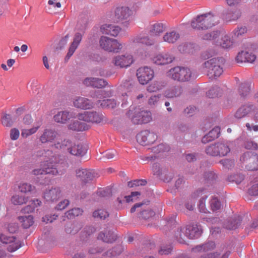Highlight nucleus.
<instances>
[{
    "mask_svg": "<svg viewBox=\"0 0 258 258\" xmlns=\"http://www.w3.org/2000/svg\"><path fill=\"white\" fill-rule=\"evenodd\" d=\"M180 35L179 32L175 30L168 31L163 36V40L168 43L174 44L180 38Z\"/></svg>",
    "mask_w": 258,
    "mask_h": 258,
    "instance_id": "cd10ccee",
    "label": "nucleus"
},
{
    "mask_svg": "<svg viewBox=\"0 0 258 258\" xmlns=\"http://www.w3.org/2000/svg\"><path fill=\"white\" fill-rule=\"evenodd\" d=\"M174 57L168 53H160L157 54L152 58L153 63L157 65H165L173 61Z\"/></svg>",
    "mask_w": 258,
    "mask_h": 258,
    "instance_id": "dca6fc26",
    "label": "nucleus"
},
{
    "mask_svg": "<svg viewBox=\"0 0 258 258\" xmlns=\"http://www.w3.org/2000/svg\"><path fill=\"white\" fill-rule=\"evenodd\" d=\"M69 129L77 132H83L89 130L90 126L84 122H80L78 120L71 122L68 125Z\"/></svg>",
    "mask_w": 258,
    "mask_h": 258,
    "instance_id": "72a5a7b5",
    "label": "nucleus"
},
{
    "mask_svg": "<svg viewBox=\"0 0 258 258\" xmlns=\"http://www.w3.org/2000/svg\"><path fill=\"white\" fill-rule=\"evenodd\" d=\"M247 32V28L245 26H237L231 33V37L235 39H240Z\"/></svg>",
    "mask_w": 258,
    "mask_h": 258,
    "instance_id": "f704fd0d",
    "label": "nucleus"
},
{
    "mask_svg": "<svg viewBox=\"0 0 258 258\" xmlns=\"http://www.w3.org/2000/svg\"><path fill=\"white\" fill-rule=\"evenodd\" d=\"M256 59V55L251 52L242 51L239 52L236 57L237 63H252Z\"/></svg>",
    "mask_w": 258,
    "mask_h": 258,
    "instance_id": "6ab92c4d",
    "label": "nucleus"
},
{
    "mask_svg": "<svg viewBox=\"0 0 258 258\" xmlns=\"http://www.w3.org/2000/svg\"><path fill=\"white\" fill-rule=\"evenodd\" d=\"M182 93V88L180 86H175L166 90L165 95L167 98H173L179 96Z\"/></svg>",
    "mask_w": 258,
    "mask_h": 258,
    "instance_id": "e433bc0d",
    "label": "nucleus"
},
{
    "mask_svg": "<svg viewBox=\"0 0 258 258\" xmlns=\"http://www.w3.org/2000/svg\"><path fill=\"white\" fill-rule=\"evenodd\" d=\"M41 126V124L29 129H23L21 131V136L23 138H26L36 133Z\"/></svg>",
    "mask_w": 258,
    "mask_h": 258,
    "instance_id": "49530a36",
    "label": "nucleus"
},
{
    "mask_svg": "<svg viewBox=\"0 0 258 258\" xmlns=\"http://www.w3.org/2000/svg\"><path fill=\"white\" fill-rule=\"evenodd\" d=\"M157 136L153 132L144 131L137 136V142L143 146H148L153 144L157 140Z\"/></svg>",
    "mask_w": 258,
    "mask_h": 258,
    "instance_id": "4468645a",
    "label": "nucleus"
},
{
    "mask_svg": "<svg viewBox=\"0 0 258 258\" xmlns=\"http://www.w3.org/2000/svg\"><path fill=\"white\" fill-rule=\"evenodd\" d=\"M220 134V128L216 126L210 131L207 135L204 136L202 140L203 143L206 144L209 142H211L217 138Z\"/></svg>",
    "mask_w": 258,
    "mask_h": 258,
    "instance_id": "c85d7f7f",
    "label": "nucleus"
},
{
    "mask_svg": "<svg viewBox=\"0 0 258 258\" xmlns=\"http://www.w3.org/2000/svg\"><path fill=\"white\" fill-rule=\"evenodd\" d=\"M132 14V11L128 7L117 8L115 12V16L117 21L127 19Z\"/></svg>",
    "mask_w": 258,
    "mask_h": 258,
    "instance_id": "a878e982",
    "label": "nucleus"
},
{
    "mask_svg": "<svg viewBox=\"0 0 258 258\" xmlns=\"http://www.w3.org/2000/svg\"><path fill=\"white\" fill-rule=\"evenodd\" d=\"M51 161H53L52 158L50 159L49 161H46L42 162L41 163V168L33 170L32 171V174L35 175L43 174L57 175L58 174V170L56 166L58 161L57 157L56 156L55 158V162L54 163Z\"/></svg>",
    "mask_w": 258,
    "mask_h": 258,
    "instance_id": "0eeeda50",
    "label": "nucleus"
},
{
    "mask_svg": "<svg viewBox=\"0 0 258 258\" xmlns=\"http://www.w3.org/2000/svg\"><path fill=\"white\" fill-rule=\"evenodd\" d=\"M97 104L100 105L103 108H113L116 106V102L114 99H107L99 100L96 101Z\"/></svg>",
    "mask_w": 258,
    "mask_h": 258,
    "instance_id": "a19ab883",
    "label": "nucleus"
},
{
    "mask_svg": "<svg viewBox=\"0 0 258 258\" xmlns=\"http://www.w3.org/2000/svg\"><path fill=\"white\" fill-rule=\"evenodd\" d=\"M1 121L3 125L7 127L11 126L13 123V121L11 115L8 114H4L2 117Z\"/></svg>",
    "mask_w": 258,
    "mask_h": 258,
    "instance_id": "6e6d98bb",
    "label": "nucleus"
},
{
    "mask_svg": "<svg viewBox=\"0 0 258 258\" xmlns=\"http://www.w3.org/2000/svg\"><path fill=\"white\" fill-rule=\"evenodd\" d=\"M107 85V82L102 79L97 78L95 84H94V88H101Z\"/></svg>",
    "mask_w": 258,
    "mask_h": 258,
    "instance_id": "774afa93",
    "label": "nucleus"
},
{
    "mask_svg": "<svg viewBox=\"0 0 258 258\" xmlns=\"http://www.w3.org/2000/svg\"><path fill=\"white\" fill-rule=\"evenodd\" d=\"M120 30L121 29L118 26L111 24H104L100 28L102 33L114 37H116Z\"/></svg>",
    "mask_w": 258,
    "mask_h": 258,
    "instance_id": "5701e85b",
    "label": "nucleus"
},
{
    "mask_svg": "<svg viewBox=\"0 0 258 258\" xmlns=\"http://www.w3.org/2000/svg\"><path fill=\"white\" fill-rule=\"evenodd\" d=\"M220 34V32L219 31H214L210 33L205 34L202 36V39L203 40L212 41L214 43H216L218 40Z\"/></svg>",
    "mask_w": 258,
    "mask_h": 258,
    "instance_id": "79ce46f5",
    "label": "nucleus"
},
{
    "mask_svg": "<svg viewBox=\"0 0 258 258\" xmlns=\"http://www.w3.org/2000/svg\"><path fill=\"white\" fill-rule=\"evenodd\" d=\"M54 146L58 149L67 150L71 154L79 157L84 156L87 151L86 146L81 143H73L69 139H64L61 143L57 142Z\"/></svg>",
    "mask_w": 258,
    "mask_h": 258,
    "instance_id": "f03ea898",
    "label": "nucleus"
},
{
    "mask_svg": "<svg viewBox=\"0 0 258 258\" xmlns=\"http://www.w3.org/2000/svg\"><path fill=\"white\" fill-rule=\"evenodd\" d=\"M61 7V4L58 0H48L47 5L46 8L47 10L49 12L55 8H60Z\"/></svg>",
    "mask_w": 258,
    "mask_h": 258,
    "instance_id": "5fc2aeb1",
    "label": "nucleus"
},
{
    "mask_svg": "<svg viewBox=\"0 0 258 258\" xmlns=\"http://www.w3.org/2000/svg\"><path fill=\"white\" fill-rule=\"evenodd\" d=\"M61 196V190L59 187H54L46 190L43 195L44 198L49 202L57 200Z\"/></svg>",
    "mask_w": 258,
    "mask_h": 258,
    "instance_id": "4be33fe9",
    "label": "nucleus"
},
{
    "mask_svg": "<svg viewBox=\"0 0 258 258\" xmlns=\"http://www.w3.org/2000/svg\"><path fill=\"white\" fill-rule=\"evenodd\" d=\"M244 179V176L241 174L231 175L228 177V180L231 182H235L239 184Z\"/></svg>",
    "mask_w": 258,
    "mask_h": 258,
    "instance_id": "864d4df0",
    "label": "nucleus"
},
{
    "mask_svg": "<svg viewBox=\"0 0 258 258\" xmlns=\"http://www.w3.org/2000/svg\"><path fill=\"white\" fill-rule=\"evenodd\" d=\"M78 118L86 122L98 123L103 121L104 116L96 111H85L79 113Z\"/></svg>",
    "mask_w": 258,
    "mask_h": 258,
    "instance_id": "f8f14e48",
    "label": "nucleus"
},
{
    "mask_svg": "<svg viewBox=\"0 0 258 258\" xmlns=\"http://www.w3.org/2000/svg\"><path fill=\"white\" fill-rule=\"evenodd\" d=\"M57 136V133L55 131L46 128L43 131V133L40 136L39 141L42 144L52 142L56 138Z\"/></svg>",
    "mask_w": 258,
    "mask_h": 258,
    "instance_id": "412c9836",
    "label": "nucleus"
},
{
    "mask_svg": "<svg viewBox=\"0 0 258 258\" xmlns=\"http://www.w3.org/2000/svg\"><path fill=\"white\" fill-rule=\"evenodd\" d=\"M168 76L175 81H188L191 77V72L187 68L176 67L168 71Z\"/></svg>",
    "mask_w": 258,
    "mask_h": 258,
    "instance_id": "39448f33",
    "label": "nucleus"
},
{
    "mask_svg": "<svg viewBox=\"0 0 258 258\" xmlns=\"http://www.w3.org/2000/svg\"><path fill=\"white\" fill-rule=\"evenodd\" d=\"M211 209L213 211L220 209L221 203L217 198H213L210 201Z\"/></svg>",
    "mask_w": 258,
    "mask_h": 258,
    "instance_id": "680f3d73",
    "label": "nucleus"
},
{
    "mask_svg": "<svg viewBox=\"0 0 258 258\" xmlns=\"http://www.w3.org/2000/svg\"><path fill=\"white\" fill-rule=\"evenodd\" d=\"M165 27L163 24L156 23L151 26L150 33L152 36H157L162 33Z\"/></svg>",
    "mask_w": 258,
    "mask_h": 258,
    "instance_id": "ea45409f",
    "label": "nucleus"
},
{
    "mask_svg": "<svg viewBox=\"0 0 258 258\" xmlns=\"http://www.w3.org/2000/svg\"><path fill=\"white\" fill-rule=\"evenodd\" d=\"M78 45H76L72 42V43L71 44V45L69 47V51H68V52L65 57V58H64V60L66 61H68L69 60V59L73 55V54H74V53L75 52V51H76L77 48H78Z\"/></svg>",
    "mask_w": 258,
    "mask_h": 258,
    "instance_id": "e2e57ef3",
    "label": "nucleus"
},
{
    "mask_svg": "<svg viewBox=\"0 0 258 258\" xmlns=\"http://www.w3.org/2000/svg\"><path fill=\"white\" fill-rule=\"evenodd\" d=\"M153 70L149 67H141L137 70V76L141 84L145 85L149 83L154 77Z\"/></svg>",
    "mask_w": 258,
    "mask_h": 258,
    "instance_id": "ddd939ff",
    "label": "nucleus"
},
{
    "mask_svg": "<svg viewBox=\"0 0 258 258\" xmlns=\"http://www.w3.org/2000/svg\"><path fill=\"white\" fill-rule=\"evenodd\" d=\"M215 247V244L213 241H209L203 245H197L192 248V251L195 252H204V253H208V252Z\"/></svg>",
    "mask_w": 258,
    "mask_h": 258,
    "instance_id": "7c9ffc66",
    "label": "nucleus"
},
{
    "mask_svg": "<svg viewBox=\"0 0 258 258\" xmlns=\"http://www.w3.org/2000/svg\"><path fill=\"white\" fill-rule=\"evenodd\" d=\"M73 105L77 108L87 110L92 108L94 106V104L92 101L89 99L82 97L76 96L73 99Z\"/></svg>",
    "mask_w": 258,
    "mask_h": 258,
    "instance_id": "2eb2a0df",
    "label": "nucleus"
},
{
    "mask_svg": "<svg viewBox=\"0 0 258 258\" xmlns=\"http://www.w3.org/2000/svg\"><path fill=\"white\" fill-rule=\"evenodd\" d=\"M135 61L134 56L130 53L118 54L114 56L112 63L116 67L123 69L130 67Z\"/></svg>",
    "mask_w": 258,
    "mask_h": 258,
    "instance_id": "6e6552de",
    "label": "nucleus"
},
{
    "mask_svg": "<svg viewBox=\"0 0 258 258\" xmlns=\"http://www.w3.org/2000/svg\"><path fill=\"white\" fill-rule=\"evenodd\" d=\"M163 85L159 82H155L147 87V91L150 92H154L161 90L163 88Z\"/></svg>",
    "mask_w": 258,
    "mask_h": 258,
    "instance_id": "13d9d810",
    "label": "nucleus"
},
{
    "mask_svg": "<svg viewBox=\"0 0 258 258\" xmlns=\"http://www.w3.org/2000/svg\"><path fill=\"white\" fill-rule=\"evenodd\" d=\"M204 176L205 180L207 181V183H213L217 177L216 174L212 171L206 172L205 173Z\"/></svg>",
    "mask_w": 258,
    "mask_h": 258,
    "instance_id": "bf43d9fd",
    "label": "nucleus"
},
{
    "mask_svg": "<svg viewBox=\"0 0 258 258\" xmlns=\"http://www.w3.org/2000/svg\"><path fill=\"white\" fill-rule=\"evenodd\" d=\"M127 115L135 124L147 123L152 120L151 113L140 107L130 109Z\"/></svg>",
    "mask_w": 258,
    "mask_h": 258,
    "instance_id": "20e7f679",
    "label": "nucleus"
},
{
    "mask_svg": "<svg viewBox=\"0 0 258 258\" xmlns=\"http://www.w3.org/2000/svg\"><path fill=\"white\" fill-rule=\"evenodd\" d=\"M18 220L21 226L24 229L29 228L34 223V218L31 215L19 216Z\"/></svg>",
    "mask_w": 258,
    "mask_h": 258,
    "instance_id": "c9c22d12",
    "label": "nucleus"
},
{
    "mask_svg": "<svg viewBox=\"0 0 258 258\" xmlns=\"http://www.w3.org/2000/svg\"><path fill=\"white\" fill-rule=\"evenodd\" d=\"M83 210L79 208H74L66 213V216L68 219H73L75 217L82 215Z\"/></svg>",
    "mask_w": 258,
    "mask_h": 258,
    "instance_id": "8fccbe9b",
    "label": "nucleus"
},
{
    "mask_svg": "<svg viewBox=\"0 0 258 258\" xmlns=\"http://www.w3.org/2000/svg\"><path fill=\"white\" fill-rule=\"evenodd\" d=\"M185 227L182 226L177 227L174 231V237L180 243H184L186 241L185 238H187L186 230H185Z\"/></svg>",
    "mask_w": 258,
    "mask_h": 258,
    "instance_id": "473e14b6",
    "label": "nucleus"
},
{
    "mask_svg": "<svg viewBox=\"0 0 258 258\" xmlns=\"http://www.w3.org/2000/svg\"><path fill=\"white\" fill-rule=\"evenodd\" d=\"M234 40L231 35L230 34H225L222 37V42L220 43L221 46L224 48H229L231 47L234 43Z\"/></svg>",
    "mask_w": 258,
    "mask_h": 258,
    "instance_id": "58836bf2",
    "label": "nucleus"
},
{
    "mask_svg": "<svg viewBox=\"0 0 258 258\" xmlns=\"http://www.w3.org/2000/svg\"><path fill=\"white\" fill-rule=\"evenodd\" d=\"M116 235L112 231L106 230L101 232L98 236V239L105 242H112L116 239Z\"/></svg>",
    "mask_w": 258,
    "mask_h": 258,
    "instance_id": "2f4dec72",
    "label": "nucleus"
},
{
    "mask_svg": "<svg viewBox=\"0 0 258 258\" xmlns=\"http://www.w3.org/2000/svg\"><path fill=\"white\" fill-rule=\"evenodd\" d=\"M100 47L105 51L117 53L123 48V45L117 39L102 36L99 41Z\"/></svg>",
    "mask_w": 258,
    "mask_h": 258,
    "instance_id": "423d86ee",
    "label": "nucleus"
},
{
    "mask_svg": "<svg viewBox=\"0 0 258 258\" xmlns=\"http://www.w3.org/2000/svg\"><path fill=\"white\" fill-rule=\"evenodd\" d=\"M161 94L151 95L148 99V105L151 107L157 106L160 101Z\"/></svg>",
    "mask_w": 258,
    "mask_h": 258,
    "instance_id": "a18cd8bd",
    "label": "nucleus"
},
{
    "mask_svg": "<svg viewBox=\"0 0 258 258\" xmlns=\"http://www.w3.org/2000/svg\"><path fill=\"white\" fill-rule=\"evenodd\" d=\"M116 152L114 150L106 151L102 154V156H98V160L111 159L115 157Z\"/></svg>",
    "mask_w": 258,
    "mask_h": 258,
    "instance_id": "4d7b16f0",
    "label": "nucleus"
},
{
    "mask_svg": "<svg viewBox=\"0 0 258 258\" xmlns=\"http://www.w3.org/2000/svg\"><path fill=\"white\" fill-rule=\"evenodd\" d=\"M216 16L212 13H208L198 16L191 22L193 29L207 30L211 28L218 24Z\"/></svg>",
    "mask_w": 258,
    "mask_h": 258,
    "instance_id": "f257e3e1",
    "label": "nucleus"
},
{
    "mask_svg": "<svg viewBox=\"0 0 258 258\" xmlns=\"http://www.w3.org/2000/svg\"><path fill=\"white\" fill-rule=\"evenodd\" d=\"M76 175L82 181L88 182L94 177L93 172L86 169H79L76 171Z\"/></svg>",
    "mask_w": 258,
    "mask_h": 258,
    "instance_id": "b1692460",
    "label": "nucleus"
},
{
    "mask_svg": "<svg viewBox=\"0 0 258 258\" xmlns=\"http://www.w3.org/2000/svg\"><path fill=\"white\" fill-rule=\"evenodd\" d=\"M254 109L253 105L248 103L240 107L236 112L235 117L237 118H241L253 111Z\"/></svg>",
    "mask_w": 258,
    "mask_h": 258,
    "instance_id": "393cba45",
    "label": "nucleus"
},
{
    "mask_svg": "<svg viewBox=\"0 0 258 258\" xmlns=\"http://www.w3.org/2000/svg\"><path fill=\"white\" fill-rule=\"evenodd\" d=\"M123 250V247L121 243L116 245L111 249L108 251V253L111 256H115L119 255Z\"/></svg>",
    "mask_w": 258,
    "mask_h": 258,
    "instance_id": "603ef678",
    "label": "nucleus"
},
{
    "mask_svg": "<svg viewBox=\"0 0 258 258\" xmlns=\"http://www.w3.org/2000/svg\"><path fill=\"white\" fill-rule=\"evenodd\" d=\"M74 117V114L68 111H60L53 116L55 122L60 124L66 123L70 119Z\"/></svg>",
    "mask_w": 258,
    "mask_h": 258,
    "instance_id": "aec40b11",
    "label": "nucleus"
},
{
    "mask_svg": "<svg viewBox=\"0 0 258 258\" xmlns=\"http://www.w3.org/2000/svg\"><path fill=\"white\" fill-rule=\"evenodd\" d=\"M130 42L133 44H143L146 45H152L154 44V41L150 39L148 36L144 35H139L132 38Z\"/></svg>",
    "mask_w": 258,
    "mask_h": 258,
    "instance_id": "c756f323",
    "label": "nucleus"
},
{
    "mask_svg": "<svg viewBox=\"0 0 258 258\" xmlns=\"http://www.w3.org/2000/svg\"><path fill=\"white\" fill-rule=\"evenodd\" d=\"M108 216V212L102 209H97L93 213V217L97 220H104Z\"/></svg>",
    "mask_w": 258,
    "mask_h": 258,
    "instance_id": "37998d69",
    "label": "nucleus"
},
{
    "mask_svg": "<svg viewBox=\"0 0 258 258\" xmlns=\"http://www.w3.org/2000/svg\"><path fill=\"white\" fill-rule=\"evenodd\" d=\"M242 16V10L239 8L233 9L224 14V19L228 22H236Z\"/></svg>",
    "mask_w": 258,
    "mask_h": 258,
    "instance_id": "a211bd4d",
    "label": "nucleus"
},
{
    "mask_svg": "<svg viewBox=\"0 0 258 258\" xmlns=\"http://www.w3.org/2000/svg\"><path fill=\"white\" fill-rule=\"evenodd\" d=\"M19 190L23 193H28L32 191L35 187L32 186L31 184L28 183L22 182L20 183L19 186Z\"/></svg>",
    "mask_w": 258,
    "mask_h": 258,
    "instance_id": "09e8293b",
    "label": "nucleus"
},
{
    "mask_svg": "<svg viewBox=\"0 0 258 258\" xmlns=\"http://www.w3.org/2000/svg\"><path fill=\"white\" fill-rule=\"evenodd\" d=\"M205 191L204 190L202 189H198L194 192L190 196L189 199L185 203V206L186 208L189 210L192 211L195 207V201L200 196L203 195V192Z\"/></svg>",
    "mask_w": 258,
    "mask_h": 258,
    "instance_id": "bb28decb",
    "label": "nucleus"
},
{
    "mask_svg": "<svg viewBox=\"0 0 258 258\" xmlns=\"http://www.w3.org/2000/svg\"><path fill=\"white\" fill-rule=\"evenodd\" d=\"M155 215L154 212L150 209L144 210L141 213V217L144 219H148Z\"/></svg>",
    "mask_w": 258,
    "mask_h": 258,
    "instance_id": "69168bd1",
    "label": "nucleus"
},
{
    "mask_svg": "<svg viewBox=\"0 0 258 258\" xmlns=\"http://www.w3.org/2000/svg\"><path fill=\"white\" fill-rule=\"evenodd\" d=\"M224 59L222 57L213 58L204 63L207 75L210 78H216L220 77L223 72Z\"/></svg>",
    "mask_w": 258,
    "mask_h": 258,
    "instance_id": "7ed1b4c3",
    "label": "nucleus"
},
{
    "mask_svg": "<svg viewBox=\"0 0 258 258\" xmlns=\"http://www.w3.org/2000/svg\"><path fill=\"white\" fill-rule=\"evenodd\" d=\"M250 91V87L247 84H241L238 88V93L242 98L247 96Z\"/></svg>",
    "mask_w": 258,
    "mask_h": 258,
    "instance_id": "de8ad7c7",
    "label": "nucleus"
},
{
    "mask_svg": "<svg viewBox=\"0 0 258 258\" xmlns=\"http://www.w3.org/2000/svg\"><path fill=\"white\" fill-rule=\"evenodd\" d=\"M27 201V198L17 195L13 196L11 198V202L15 205H22L26 203Z\"/></svg>",
    "mask_w": 258,
    "mask_h": 258,
    "instance_id": "3c124183",
    "label": "nucleus"
},
{
    "mask_svg": "<svg viewBox=\"0 0 258 258\" xmlns=\"http://www.w3.org/2000/svg\"><path fill=\"white\" fill-rule=\"evenodd\" d=\"M0 241L3 243L9 244L7 249L9 252H14L22 246L21 242L14 236L6 235L0 232Z\"/></svg>",
    "mask_w": 258,
    "mask_h": 258,
    "instance_id": "9b49d317",
    "label": "nucleus"
},
{
    "mask_svg": "<svg viewBox=\"0 0 258 258\" xmlns=\"http://www.w3.org/2000/svg\"><path fill=\"white\" fill-rule=\"evenodd\" d=\"M140 195V192L138 191H134L132 192L131 195L125 196L124 198L125 199L126 202L127 203H129L130 202L137 200Z\"/></svg>",
    "mask_w": 258,
    "mask_h": 258,
    "instance_id": "0e129e2a",
    "label": "nucleus"
},
{
    "mask_svg": "<svg viewBox=\"0 0 258 258\" xmlns=\"http://www.w3.org/2000/svg\"><path fill=\"white\" fill-rule=\"evenodd\" d=\"M240 161L245 163V168L248 170L258 169V155L251 152L244 153L240 157Z\"/></svg>",
    "mask_w": 258,
    "mask_h": 258,
    "instance_id": "9d476101",
    "label": "nucleus"
},
{
    "mask_svg": "<svg viewBox=\"0 0 258 258\" xmlns=\"http://www.w3.org/2000/svg\"><path fill=\"white\" fill-rule=\"evenodd\" d=\"M230 151L229 146L224 143H217L210 145L206 149V153L213 156H224L227 155Z\"/></svg>",
    "mask_w": 258,
    "mask_h": 258,
    "instance_id": "1a4fd4ad",
    "label": "nucleus"
},
{
    "mask_svg": "<svg viewBox=\"0 0 258 258\" xmlns=\"http://www.w3.org/2000/svg\"><path fill=\"white\" fill-rule=\"evenodd\" d=\"M241 221V218L239 216L237 219L234 220L230 223L228 222L225 227L227 229L229 230L235 229L237 228L238 225L240 224Z\"/></svg>",
    "mask_w": 258,
    "mask_h": 258,
    "instance_id": "052dcab7",
    "label": "nucleus"
},
{
    "mask_svg": "<svg viewBox=\"0 0 258 258\" xmlns=\"http://www.w3.org/2000/svg\"><path fill=\"white\" fill-rule=\"evenodd\" d=\"M230 251H226L221 256L217 252L209 253H203L201 255L200 258H228L230 255Z\"/></svg>",
    "mask_w": 258,
    "mask_h": 258,
    "instance_id": "c03bdc74",
    "label": "nucleus"
},
{
    "mask_svg": "<svg viewBox=\"0 0 258 258\" xmlns=\"http://www.w3.org/2000/svg\"><path fill=\"white\" fill-rule=\"evenodd\" d=\"M146 183V181L144 180H135L133 181L128 182L127 185L130 187H133L139 185H144Z\"/></svg>",
    "mask_w": 258,
    "mask_h": 258,
    "instance_id": "338daca9",
    "label": "nucleus"
},
{
    "mask_svg": "<svg viewBox=\"0 0 258 258\" xmlns=\"http://www.w3.org/2000/svg\"><path fill=\"white\" fill-rule=\"evenodd\" d=\"M187 238L194 239L199 237L202 233L201 226L197 224L188 225L185 226Z\"/></svg>",
    "mask_w": 258,
    "mask_h": 258,
    "instance_id": "f3484780",
    "label": "nucleus"
},
{
    "mask_svg": "<svg viewBox=\"0 0 258 258\" xmlns=\"http://www.w3.org/2000/svg\"><path fill=\"white\" fill-rule=\"evenodd\" d=\"M199 189H203L205 191L202 193L203 195L202 196L200 195L199 197L201 198L199 202V209L200 212L206 213L208 210L205 207V201L208 197L207 194L210 192V191L208 189L204 188H200Z\"/></svg>",
    "mask_w": 258,
    "mask_h": 258,
    "instance_id": "4c0bfd02",
    "label": "nucleus"
}]
</instances>
